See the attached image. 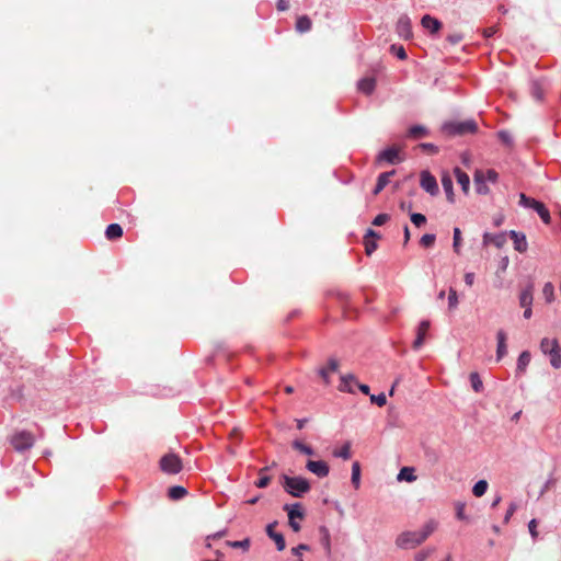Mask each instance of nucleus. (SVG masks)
<instances>
[{
  "mask_svg": "<svg viewBox=\"0 0 561 561\" xmlns=\"http://www.w3.org/2000/svg\"><path fill=\"white\" fill-rule=\"evenodd\" d=\"M420 147L424 150H428L433 153H436L438 152V148L434 145V144H430V142H423L420 145Z\"/></svg>",
  "mask_w": 561,
  "mask_h": 561,
  "instance_id": "nucleus-60",
  "label": "nucleus"
},
{
  "mask_svg": "<svg viewBox=\"0 0 561 561\" xmlns=\"http://www.w3.org/2000/svg\"><path fill=\"white\" fill-rule=\"evenodd\" d=\"M496 340V360L500 362L507 354L506 333L503 330H499Z\"/></svg>",
  "mask_w": 561,
  "mask_h": 561,
  "instance_id": "nucleus-19",
  "label": "nucleus"
},
{
  "mask_svg": "<svg viewBox=\"0 0 561 561\" xmlns=\"http://www.w3.org/2000/svg\"><path fill=\"white\" fill-rule=\"evenodd\" d=\"M422 26L427 30L431 34H436L440 27L442 23L436 18H433L428 14H425L421 20Z\"/></svg>",
  "mask_w": 561,
  "mask_h": 561,
  "instance_id": "nucleus-21",
  "label": "nucleus"
},
{
  "mask_svg": "<svg viewBox=\"0 0 561 561\" xmlns=\"http://www.w3.org/2000/svg\"><path fill=\"white\" fill-rule=\"evenodd\" d=\"M11 444L16 451H24L34 445V437L30 432L21 431L11 437Z\"/></svg>",
  "mask_w": 561,
  "mask_h": 561,
  "instance_id": "nucleus-6",
  "label": "nucleus"
},
{
  "mask_svg": "<svg viewBox=\"0 0 561 561\" xmlns=\"http://www.w3.org/2000/svg\"><path fill=\"white\" fill-rule=\"evenodd\" d=\"M271 467H264V468H261L259 473H260V479L255 481V486L256 488H260V489H263V488H266L271 481V477L270 476H266L264 474Z\"/></svg>",
  "mask_w": 561,
  "mask_h": 561,
  "instance_id": "nucleus-35",
  "label": "nucleus"
},
{
  "mask_svg": "<svg viewBox=\"0 0 561 561\" xmlns=\"http://www.w3.org/2000/svg\"><path fill=\"white\" fill-rule=\"evenodd\" d=\"M421 187L432 196L438 194V185L435 176H433L427 170L421 172Z\"/></svg>",
  "mask_w": 561,
  "mask_h": 561,
  "instance_id": "nucleus-9",
  "label": "nucleus"
},
{
  "mask_svg": "<svg viewBox=\"0 0 561 561\" xmlns=\"http://www.w3.org/2000/svg\"><path fill=\"white\" fill-rule=\"evenodd\" d=\"M333 456L347 460L351 458V444L345 443L340 449L333 451Z\"/></svg>",
  "mask_w": 561,
  "mask_h": 561,
  "instance_id": "nucleus-37",
  "label": "nucleus"
},
{
  "mask_svg": "<svg viewBox=\"0 0 561 561\" xmlns=\"http://www.w3.org/2000/svg\"><path fill=\"white\" fill-rule=\"evenodd\" d=\"M505 242H506V233L505 232H499V233L485 232L483 234V244L484 245L492 243L496 248H502L505 244Z\"/></svg>",
  "mask_w": 561,
  "mask_h": 561,
  "instance_id": "nucleus-17",
  "label": "nucleus"
},
{
  "mask_svg": "<svg viewBox=\"0 0 561 561\" xmlns=\"http://www.w3.org/2000/svg\"><path fill=\"white\" fill-rule=\"evenodd\" d=\"M311 28V20L307 15L299 16L296 21V30L299 33H305L310 31Z\"/></svg>",
  "mask_w": 561,
  "mask_h": 561,
  "instance_id": "nucleus-33",
  "label": "nucleus"
},
{
  "mask_svg": "<svg viewBox=\"0 0 561 561\" xmlns=\"http://www.w3.org/2000/svg\"><path fill=\"white\" fill-rule=\"evenodd\" d=\"M123 234V228L118 224H111L107 226L105 230V237L108 240H115Z\"/></svg>",
  "mask_w": 561,
  "mask_h": 561,
  "instance_id": "nucleus-30",
  "label": "nucleus"
},
{
  "mask_svg": "<svg viewBox=\"0 0 561 561\" xmlns=\"http://www.w3.org/2000/svg\"><path fill=\"white\" fill-rule=\"evenodd\" d=\"M423 542L417 531H403L396 539V545L401 549H413Z\"/></svg>",
  "mask_w": 561,
  "mask_h": 561,
  "instance_id": "nucleus-7",
  "label": "nucleus"
},
{
  "mask_svg": "<svg viewBox=\"0 0 561 561\" xmlns=\"http://www.w3.org/2000/svg\"><path fill=\"white\" fill-rule=\"evenodd\" d=\"M288 2L286 0H277V9L279 11H286L288 9Z\"/></svg>",
  "mask_w": 561,
  "mask_h": 561,
  "instance_id": "nucleus-64",
  "label": "nucleus"
},
{
  "mask_svg": "<svg viewBox=\"0 0 561 561\" xmlns=\"http://www.w3.org/2000/svg\"><path fill=\"white\" fill-rule=\"evenodd\" d=\"M250 539L245 538L238 541H228V545L232 548H242L243 550H248L250 548Z\"/></svg>",
  "mask_w": 561,
  "mask_h": 561,
  "instance_id": "nucleus-47",
  "label": "nucleus"
},
{
  "mask_svg": "<svg viewBox=\"0 0 561 561\" xmlns=\"http://www.w3.org/2000/svg\"><path fill=\"white\" fill-rule=\"evenodd\" d=\"M483 178L486 182L496 183L499 180V173L493 169L483 171Z\"/></svg>",
  "mask_w": 561,
  "mask_h": 561,
  "instance_id": "nucleus-46",
  "label": "nucleus"
},
{
  "mask_svg": "<svg viewBox=\"0 0 561 561\" xmlns=\"http://www.w3.org/2000/svg\"><path fill=\"white\" fill-rule=\"evenodd\" d=\"M291 447L294 449L298 450L299 453L304 454V455H307V456H313L314 455V449L311 446L304 444L299 439L293 440Z\"/></svg>",
  "mask_w": 561,
  "mask_h": 561,
  "instance_id": "nucleus-31",
  "label": "nucleus"
},
{
  "mask_svg": "<svg viewBox=\"0 0 561 561\" xmlns=\"http://www.w3.org/2000/svg\"><path fill=\"white\" fill-rule=\"evenodd\" d=\"M454 242H453V248L455 250V252L459 253L460 252V244H461V231L459 228H454Z\"/></svg>",
  "mask_w": 561,
  "mask_h": 561,
  "instance_id": "nucleus-44",
  "label": "nucleus"
},
{
  "mask_svg": "<svg viewBox=\"0 0 561 561\" xmlns=\"http://www.w3.org/2000/svg\"><path fill=\"white\" fill-rule=\"evenodd\" d=\"M388 220H389V215H387V214H379L373 220V225L381 226V225L386 224Z\"/></svg>",
  "mask_w": 561,
  "mask_h": 561,
  "instance_id": "nucleus-56",
  "label": "nucleus"
},
{
  "mask_svg": "<svg viewBox=\"0 0 561 561\" xmlns=\"http://www.w3.org/2000/svg\"><path fill=\"white\" fill-rule=\"evenodd\" d=\"M318 374L320 375V377L323 379V382L325 385H329L330 383V377H329V370L324 367L320 368L318 370Z\"/></svg>",
  "mask_w": 561,
  "mask_h": 561,
  "instance_id": "nucleus-59",
  "label": "nucleus"
},
{
  "mask_svg": "<svg viewBox=\"0 0 561 561\" xmlns=\"http://www.w3.org/2000/svg\"><path fill=\"white\" fill-rule=\"evenodd\" d=\"M370 401L378 407H383L387 403V398L383 392L379 394H370Z\"/></svg>",
  "mask_w": 561,
  "mask_h": 561,
  "instance_id": "nucleus-48",
  "label": "nucleus"
},
{
  "mask_svg": "<svg viewBox=\"0 0 561 561\" xmlns=\"http://www.w3.org/2000/svg\"><path fill=\"white\" fill-rule=\"evenodd\" d=\"M391 51L401 60H404L407 58L405 49L401 45H392Z\"/></svg>",
  "mask_w": 561,
  "mask_h": 561,
  "instance_id": "nucleus-50",
  "label": "nucleus"
},
{
  "mask_svg": "<svg viewBox=\"0 0 561 561\" xmlns=\"http://www.w3.org/2000/svg\"><path fill=\"white\" fill-rule=\"evenodd\" d=\"M528 530H529V534L531 536V538L534 540H536L538 538V531H537V519L533 518L529 523H528Z\"/></svg>",
  "mask_w": 561,
  "mask_h": 561,
  "instance_id": "nucleus-51",
  "label": "nucleus"
},
{
  "mask_svg": "<svg viewBox=\"0 0 561 561\" xmlns=\"http://www.w3.org/2000/svg\"><path fill=\"white\" fill-rule=\"evenodd\" d=\"M435 240H436V236L434 233H426V234L422 236V238L420 240V244L424 248H431V247H433Z\"/></svg>",
  "mask_w": 561,
  "mask_h": 561,
  "instance_id": "nucleus-42",
  "label": "nucleus"
},
{
  "mask_svg": "<svg viewBox=\"0 0 561 561\" xmlns=\"http://www.w3.org/2000/svg\"><path fill=\"white\" fill-rule=\"evenodd\" d=\"M456 516L460 520L468 519L467 515L465 514V504L458 503L456 506Z\"/></svg>",
  "mask_w": 561,
  "mask_h": 561,
  "instance_id": "nucleus-55",
  "label": "nucleus"
},
{
  "mask_svg": "<svg viewBox=\"0 0 561 561\" xmlns=\"http://www.w3.org/2000/svg\"><path fill=\"white\" fill-rule=\"evenodd\" d=\"M497 137L506 146H512L513 145V137H512L510 131H507V130H500L497 133Z\"/></svg>",
  "mask_w": 561,
  "mask_h": 561,
  "instance_id": "nucleus-45",
  "label": "nucleus"
},
{
  "mask_svg": "<svg viewBox=\"0 0 561 561\" xmlns=\"http://www.w3.org/2000/svg\"><path fill=\"white\" fill-rule=\"evenodd\" d=\"M396 173L394 170L392 171H389V172H383V173H380L378 175V179H377V183H376V186L373 191V194L374 195H377L379 194L386 186L387 184L389 183L390 181V178Z\"/></svg>",
  "mask_w": 561,
  "mask_h": 561,
  "instance_id": "nucleus-25",
  "label": "nucleus"
},
{
  "mask_svg": "<svg viewBox=\"0 0 561 561\" xmlns=\"http://www.w3.org/2000/svg\"><path fill=\"white\" fill-rule=\"evenodd\" d=\"M329 371H336L339 369V362L335 358H330L328 362Z\"/></svg>",
  "mask_w": 561,
  "mask_h": 561,
  "instance_id": "nucleus-61",
  "label": "nucleus"
},
{
  "mask_svg": "<svg viewBox=\"0 0 561 561\" xmlns=\"http://www.w3.org/2000/svg\"><path fill=\"white\" fill-rule=\"evenodd\" d=\"M310 547L306 543H300L291 549V553L296 557H301L302 551H308Z\"/></svg>",
  "mask_w": 561,
  "mask_h": 561,
  "instance_id": "nucleus-52",
  "label": "nucleus"
},
{
  "mask_svg": "<svg viewBox=\"0 0 561 561\" xmlns=\"http://www.w3.org/2000/svg\"><path fill=\"white\" fill-rule=\"evenodd\" d=\"M352 484L355 489H358L360 485V466L357 461L352 465Z\"/></svg>",
  "mask_w": 561,
  "mask_h": 561,
  "instance_id": "nucleus-34",
  "label": "nucleus"
},
{
  "mask_svg": "<svg viewBox=\"0 0 561 561\" xmlns=\"http://www.w3.org/2000/svg\"><path fill=\"white\" fill-rule=\"evenodd\" d=\"M531 359V355L528 351H523L518 358L516 364V374L522 375L526 371L527 366L529 365Z\"/></svg>",
  "mask_w": 561,
  "mask_h": 561,
  "instance_id": "nucleus-26",
  "label": "nucleus"
},
{
  "mask_svg": "<svg viewBox=\"0 0 561 561\" xmlns=\"http://www.w3.org/2000/svg\"><path fill=\"white\" fill-rule=\"evenodd\" d=\"M356 385H357V379L353 374L343 375V376H341V382L339 385V390L341 392L354 393L355 392L354 387H356Z\"/></svg>",
  "mask_w": 561,
  "mask_h": 561,
  "instance_id": "nucleus-16",
  "label": "nucleus"
},
{
  "mask_svg": "<svg viewBox=\"0 0 561 561\" xmlns=\"http://www.w3.org/2000/svg\"><path fill=\"white\" fill-rule=\"evenodd\" d=\"M319 541L324 550L327 557L332 554L331 536L330 530L325 526L319 527Z\"/></svg>",
  "mask_w": 561,
  "mask_h": 561,
  "instance_id": "nucleus-13",
  "label": "nucleus"
},
{
  "mask_svg": "<svg viewBox=\"0 0 561 561\" xmlns=\"http://www.w3.org/2000/svg\"><path fill=\"white\" fill-rule=\"evenodd\" d=\"M488 490V482L485 480H479L474 483L472 488V493L477 497H481L485 494Z\"/></svg>",
  "mask_w": 561,
  "mask_h": 561,
  "instance_id": "nucleus-36",
  "label": "nucleus"
},
{
  "mask_svg": "<svg viewBox=\"0 0 561 561\" xmlns=\"http://www.w3.org/2000/svg\"><path fill=\"white\" fill-rule=\"evenodd\" d=\"M378 161H386L391 164H396L400 161L399 151L394 147H388L380 151L377 157Z\"/></svg>",
  "mask_w": 561,
  "mask_h": 561,
  "instance_id": "nucleus-15",
  "label": "nucleus"
},
{
  "mask_svg": "<svg viewBox=\"0 0 561 561\" xmlns=\"http://www.w3.org/2000/svg\"><path fill=\"white\" fill-rule=\"evenodd\" d=\"M534 300V285L528 284L519 294V305L522 308L531 307Z\"/></svg>",
  "mask_w": 561,
  "mask_h": 561,
  "instance_id": "nucleus-22",
  "label": "nucleus"
},
{
  "mask_svg": "<svg viewBox=\"0 0 561 561\" xmlns=\"http://www.w3.org/2000/svg\"><path fill=\"white\" fill-rule=\"evenodd\" d=\"M306 469L318 478H325L330 473V467L323 460H308Z\"/></svg>",
  "mask_w": 561,
  "mask_h": 561,
  "instance_id": "nucleus-11",
  "label": "nucleus"
},
{
  "mask_svg": "<svg viewBox=\"0 0 561 561\" xmlns=\"http://www.w3.org/2000/svg\"><path fill=\"white\" fill-rule=\"evenodd\" d=\"M275 523L268 524L266 527L267 536L275 541L278 551H283L286 547L285 538L280 533L274 530Z\"/></svg>",
  "mask_w": 561,
  "mask_h": 561,
  "instance_id": "nucleus-20",
  "label": "nucleus"
},
{
  "mask_svg": "<svg viewBox=\"0 0 561 561\" xmlns=\"http://www.w3.org/2000/svg\"><path fill=\"white\" fill-rule=\"evenodd\" d=\"M508 234H510L511 239L513 240L514 249L517 252L524 253L527 251L528 243H527L525 233L518 232L515 230H511L508 232Z\"/></svg>",
  "mask_w": 561,
  "mask_h": 561,
  "instance_id": "nucleus-12",
  "label": "nucleus"
},
{
  "mask_svg": "<svg viewBox=\"0 0 561 561\" xmlns=\"http://www.w3.org/2000/svg\"><path fill=\"white\" fill-rule=\"evenodd\" d=\"M458 306L457 291L454 288H449L448 291V307L450 310L456 309Z\"/></svg>",
  "mask_w": 561,
  "mask_h": 561,
  "instance_id": "nucleus-43",
  "label": "nucleus"
},
{
  "mask_svg": "<svg viewBox=\"0 0 561 561\" xmlns=\"http://www.w3.org/2000/svg\"><path fill=\"white\" fill-rule=\"evenodd\" d=\"M443 128L449 135H465L476 133L478 126L473 119H468L463 122L445 123Z\"/></svg>",
  "mask_w": 561,
  "mask_h": 561,
  "instance_id": "nucleus-4",
  "label": "nucleus"
},
{
  "mask_svg": "<svg viewBox=\"0 0 561 561\" xmlns=\"http://www.w3.org/2000/svg\"><path fill=\"white\" fill-rule=\"evenodd\" d=\"M436 527H437V523L432 519V520H428L426 524H424L423 527L416 531H417L421 540H423V542H424L428 538V536H431L434 533Z\"/></svg>",
  "mask_w": 561,
  "mask_h": 561,
  "instance_id": "nucleus-28",
  "label": "nucleus"
},
{
  "mask_svg": "<svg viewBox=\"0 0 561 561\" xmlns=\"http://www.w3.org/2000/svg\"><path fill=\"white\" fill-rule=\"evenodd\" d=\"M427 129L426 127L422 126V125H413L409 128V136L410 137H414V138H419V137H423L425 135H427Z\"/></svg>",
  "mask_w": 561,
  "mask_h": 561,
  "instance_id": "nucleus-41",
  "label": "nucleus"
},
{
  "mask_svg": "<svg viewBox=\"0 0 561 561\" xmlns=\"http://www.w3.org/2000/svg\"><path fill=\"white\" fill-rule=\"evenodd\" d=\"M282 485L284 490L294 497H301L311 489L309 481L302 477L282 476Z\"/></svg>",
  "mask_w": 561,
  "mask_h": 561,
  "instance_id": "nucleus-1",
  "label": "nucleus"
},
{
  "mask_svg": "<svg viewBox=\"0 0 561 561\" xmlns=\"http://www.w3.org/2000/svg\"><path fill=\"white\" fill-rule=\"evenodd\" d=\"M530 90L535 100L541 101L543 99V89L539 81H533Z\"/></svg>",
  "mask_w": 561,
  "mask_h": 561,
  "instance_id": "nucleus-40",
  "label": "nucleus"
},
{
  "mask_svg": "<svg viewBox=\"0 0 561 561\" xmlns=\"http://www.w3.org/2000/svg\"><path fill=\"white\" fill-rule=\"evenodd\" d=\"M496 31L495 26H490L483 30V35L484 37L490 38L496 33Z\"/></svg>",
  "mask_w": 561,
  "mask_h": 561,
  "instance_id": "nucleus-62",
  "label": "nucleus"
},
{
  "mask_svg": "<svg viewBox=\"0 0 561 561\" xmlns=\"http://www.w3.org/2000/svg\"><path fill=\"white\" fill-rule=\"evenodd\" d=\"M540 350L549 356L553 368L558 369L561 367V348L557 339L543 337L540 342Z\"/></svg>",
  "mask_w": 561,
  "mask_h": 561,
  "instance_id": "nucleus-2",
  "label": "nucleus"
},
{
  "mask_svg": "<svg viewBox=\"0 0 561 561\" xmlns=\"http://www.w3.org/2000/svg\"><path fill=\"white\" fill-rule=\"evenodd\" d=\"M474 282V274L473 273H466L465 274V283L468 285V286H472Z\"/></svg>",
  "mask_w": 561,
  "mask_h": 561,
  "instance_id": "nucleus-63",
  "label": "nucleus"
},
{
  "mask_svg": "<svg viewBox=\"0 0 561 561\" xmlns=\"http://www.w3.org/2000/svg\"><path fill=\"white\" fill-rule=\"evenodd\" d=\"M517 510V504L515 502H512L506 511V514L504 516V523L507 524L511 519V517L513 516V514L516 512Z\"/></svg>",
  "mask_w": 561,
  "mask_h": 561,
  "instance_id": "nucleus-53",
  "label": "nucleus"
},
{
  "mask_svg": "<svg viewBox=\"0 0 561 561\" xmlns=\"http://www.w3.org/2000/svg\"><path fill=\"white\" fill-rule=\"evenodd\" d=\"M376 87V80L374 78H363L358 81L357 88L360 92L369 95L374 92Z\"/></svg>",
  "mask_w": 561,
  "mask_h": 561,
  "instance_id": "nucleus-27",
  "label": "nucleus"
},
{
  "mask_svg": "<svg viewBox=\"0 0 561 561\" xmlns=\"http://www.w3.org/2000/svg\"><path fill=\"white\" fill-rule=\"evenodd\" d=\"M187 494V491L184 486L173 485L169 489L168 495L171 500H181Z\"/></svg>",
  "mask_w": 561,
  "mask_h": 561,
  "instance_id": "nucleus-32",
  "label": "nucleus"
},
{
  "mask_svg": "<svg viewBox=\"0 0 561 561\" xmlns=\"http://www.w3.org/2000/svg\"><path fill=\"white\" fill-rule=\"evenodd\" d=\"M284 510L288 514V524L291 527V529L294 531H299L300 530V524L298 522H296V520H297V518H302L304 517V512H302V508H301V504L300 503L286 504L284 506Z\"/></svg>",
  "mask_w": 561,
  "mask_h": 561,
  "instance_id": "nucleus-8",
  "label": "nucleus"
},
{
  "mask_svg": "<svg viewBox=\"0 0 561 561\" xmlns=\"http://www.w3.org/2000/svg\"><path fill=\"white\" fill-rule=\"evenodd\" d=\"M411 221L416 226L420 227L426 222V217L423 214L420 213H413L410 216Z\"/></svg>",
  "mask_w": 561,
  "mask_h": 561,
  "instance_id": "nucleus-49",
  "label": "nucleus"
},
{
  "mask_svg": "<svg viewBox=\"0 0 561 561\" xmlns=\"http://www.w3.org/2000/svg\"><path fill=\"white\" fill-rule=\"evenodd\" d=\"M182 468V460L175 454H167L160 459V469L167 474H176Z\"/></svg>",
  "mask_w": 561,
  "mask_h": 561,
  "instance_id": "nucleus-5",
  "label": "nucleus"
},
{
  "mask_svg": "<svg viewBox=\"0 0 561 561\" xmlns=\"http://www.w3.org/2000/svg\"><path fill=\"white\" fill-rule=\"evenodd\" d=\"M396 32L398 36L402 39H411L413 36L411 20L408 15L403 14L398 19L396 25Z\"/></svg>",
  "mask_w": 561,
  "mask_h": 561,
  "instance_id": "nucleus-10",
  "label": "nucleus"
},
{
  "mask_svg": "<svg viewBox=\"0 0 561 561\" xmlns=\"http://www.w3.org/2000/svg\"><path fill=\"white\" fill-rule=\"evenodd\" d=\"M377 249V243L375 241H365V251L368 255H370Z\"/></svg>",
  "mask_w": 561,
  "mask_h": 561,
  "instance_id": "nucleus-57",
  "label": "nucleus"
},
{
  "mask_svg": "<svg viewBox=\"0 0 561 561\" xmlns=\"http://www.w3.org/2000/svg\"><path fill=\"white\" fill-rule=\"evenodd\" d=\"M442 186L446 194L447 201L449 203H454L455 202L454 183H453L451 176L448 173L443 174Z\"/></svg>",
  "mask_w": 561,
  "mask_h": 561,
  "instance_id": "nucleus-23",
  "label": "nucleus"
},
{
  "mask_svg": "<svg viewBox=\"0 0 561 561\" xmlns=\"http://www.w3.org/2000/svg\"><path fill=\"white\" fill-rule=\"evenodd\" d=\"M469 379L471 387L476 392H481L483 390V382L478 373H471Z\"/></svg>",
  "mask_w": 561,
  "mask_h": 561,
  "instance_id": "nucleus-38",
  "label": "nucleus"
},
{
  "mask_svg": "<svg viewBox=\"0 0 561 561\" xmlns=\"http://www.w3.org/2000/svg\"><path fill=\"white\" fill-rule=\"evenodd\" d=\"M398 481H407V482H413L416 480V476L414 474V468L413 467H403L398 476Z\"/></svg>",
  "mask_w": 561,
  "mask_h": 561,
  "instance_id": "nucleus-29",
  "label": "nucleus"
},
{
  "mask_svg": "<svg viewBox=\"0 0 561 561\" xmlns=\"http://www.w3.org/2000/svg\"><path fill=\"white\" fill-rule=\"evenodd\" d=\"M447 41L450 44L456 45L462 41V35L459 33L450 34L448 35Z\"/></svg>",
  "mask_w": 561,
  "mask_h": 561,
  "instance_id": "nucleus-58",
  "label": "nucleus"
},
{
  "mask_svg": "<svg viewBox=\"0 0 561 561\" xmlns=\"http://www.w3.org/2000/svg\"><path fill=\"white\" fill-rule=\"evenodd\" d=\"M519 205L524 208L534 209L545 224L550 222V213L542 202L528 197L525 193H519Z\"/></svg>",
  "mask_w": 561,
  "mask_h": 561,
  "instance_id": "nucleus-3",
  "label": "nucleus"
},
{
  "mask_svg": "<svg viewBox=\"0 0 561 561\" xmlns=\"http://www.w3.org/2000/svg\"><path fill=\"white\" fill-rule=\"evenodd\" d=\"M454 173H455L456 180H457L458 184L460 185L462 192L465 194H468L469 187H470L469 175L465 171H462L459 167L455 168Z\"/></svg>",
  "mask_w": 561,
  "mask_h": 561,
  "instance_id": "nucleus-24",
  "label": "nucleus"
},
{
  "mask_svg": "<svg viewBox=\"0 0 561 561\" xmlns=\"http://www.w3.org/2000/svg\"><path fill=\"white\" fill-rule=\"evenodd\" d=\"M433 552V549H427V550H421L419 551L415 557H414V560L415 561H425L430 554Z\"/></svg>",
  "mask_w": 561,
  "mask_h": 561,
  "instance_id": "nucleus-54",
  "label": "nucleus"
},
{
  "mask_svg": "<svg viewBox=\"0 0 561 561\" xmlns=\"http://www.w3.org/2000/svg\"><path fill=\"white\" fill-rule=\"evenodd\" d=\"M542 295L547 302H552L554 300V286L552 283L548 282L543 285Z\"/></svg>",
  "mask_w": 561,
  "mask_h": 561,
  "instance_id": "nucleus-39",
  "label": "nucleus"
},
{
  "mask_svg": "<svg viewBox=\"0 0 561 561\" xmlns=\"http://www.w3.org/2000/svg\"><path fill=\"white\" fill-rule=\"evenodd\" d=\"M476 192L479 195H486L490 192L486 181L483 178V170H477L473 175Z\"/></svg>",
  "mask_w": 561,
  "mask_h": 561,
  "instance_id": "nucleus-18",
  "label": "nucleus"
},
{
  "mask_svg": "<svg viewBox=\"0 0 561 561\" xmlns=\"http://www.w3.org/2000/svg\"><path fill=\"white\" fill-rule=\"evenodd\" d=\"M430 325H431V323L428 320H422L420 322L417 330H416V337L413 342L414 350H419L423 345L426 333L430 329Z\"/></svg>",
  "mask_w": 561,
  "mask_h": 561,
  "instance_id": "nucleus-14",
  "label": "nucleus"
}]
</instances>
